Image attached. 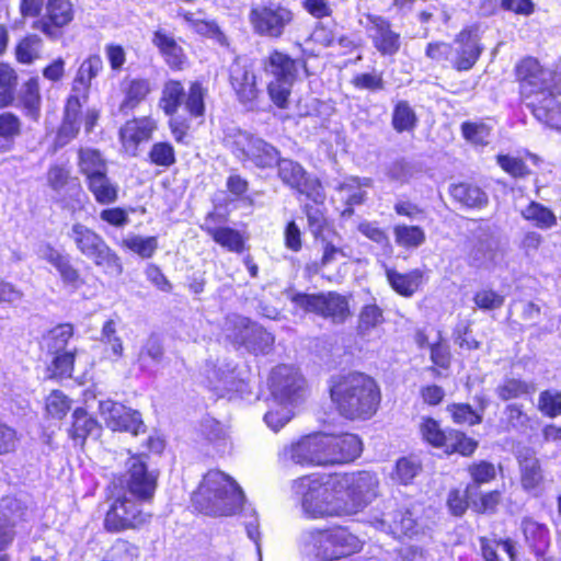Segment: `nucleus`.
Returning a JSON list of instances; mask_svg holds the SVG:
<instances>
[{
	"label": "nucleus",
	"mask_w": 561,
	"mask_h": 561,
	"mask_svg": "<svg viewBox=\"0 0 561 561\" xmlns=\"http://www.w3.org/2000/svg\"><path fill=\"white\" fill-rule=\"evenodd\" d=\"M330 393L339 413L350 420L370 419L381 400L376 381L359 373L332 379Z\"/></svg>",
	"instance_id": "obj_1"
},
{
	"label": "nucleus",
	"mask_w": 561,
	"mask_h": 561,
	"mask_svg": "<svg viewBox=\"0 0 561 561\" xmlns=\"http://www.w3.org/2000/svg\"><path fill=\"white\" fill-rule=\"evenodd\" d=\"M294 490L301 496L302 510L311 518L345 516L347 512L337 474L299 478L294 482Z\"/></svg>",
	"instance_id": "obj_2"
},
{
	"label": "nucleus",
	"mask_w": 561,
	"mask_h": 561,
	"mask_svg": "<svg viewBox=\"0 0 561 561\" xmlns=\"http://www.w3.org/2000/svg\"><path fill=\"white\" fill-rule=\"evenodd\" d=\"M363 542L347 529H312L301 533L298 550L302 561H336L360 551Z\"/></svg>",
	"instance_id": "obj_3"
},
{
	"label": "nucleus",
	"mask_w": 561,
	"mask_h": 561,
	"mask_svg": "<svg viewBox=\"0 0 561 561\" xmlns=\"http://www.w3.org/2000/svg\"><path fill=\"white\" fill-rule=\"evenodd\" d=\"M193 501L207 515L229 516L241 508L244 494L230 476L210 470L204 476Z\"/></svg>",
	"instance_id": "obj_4"
},
{
	"label": "nucleus",
	"mask_w": 561,
	"mask_h": 561,
	"mask_svg": "<svg viewBox=\"0 0 561 561\" xmlns=\"http://www.w3.org/2000/svg\"><path fill=\"white\" fill-rule=\"evenodd\" d=\"M225 141L240 161H249L261 169L273 168L279 159L274 146L240 129L227 134Z\"/></svg>",
	"instance_id": "obj_5"
},
{
	"label": "nucleus",
	"mask_w": 561,
	"mask_h": 561,
	"mask_svg": "<svg viewBox=\"0 0 561 561\" xmlns=\"http://www.w3.org/2000/svg\"><path fill=\"white\" fill-rule=\"evenodd\" d=\"M72 240L82 254L91 259L105 273L118 276L123 273L119 256L105 241L91 229L77 225L72 229Z\"/></svg>",
	"instance_id": "obj_6"
},
{
	"label": "nucleus",
	"mask_w": 561,
	"mask_h": 561,
	"mask_svg": "<svg viewBox=\"0 0 561 561\" xmlns=\"http://www.w3.org/2000/svg\"><path fill=\"white\" fill-rule=\"evenodd\" d=\"M337 480L347 510L345 516L362 511L377 495L379 482L376 474L369 471L337 474Z\"/></svg>",
	"instance_id": "obj_7"
},
{
	"label": "nucleus",
	"mask_w": 561,
	"mask_h": 561,
	"mask_svg": "<svg viewBox=\"0 0 561 561\" xmlns=\"http://www.w3.org/2000/svg\"><path fill=\"white\" fill-rule=\"evenodd\" d=\"M290 300L307 312H313L332 323H343L351 316L347 297L335 293L294 294Z\"/></svg>",
	"instance_id": "obj_8"
},
{
	"label": "nucleus",
	"mask_w": 561,
	"mask_h": 561,
	"mask_svg": "<svg viewBox=\"0 0 561 561\" xmlns=\"http://www.w3.org/2000/svg\"><path fill=\"white\" fill-rule=\"evenodd\" d=\"M70 324H59L48 331L42 341L46 356L48 378L69 377L70 370Z\"/></svg>",
	"instance_id": "obj_9"
},
{
	"label": "nucleus",
	"mask_w": 561,
	"mask_h": 561,
	"mask_svg": "<svg viewBox=\"0 0 561 561\" xmlns=\"http://www.w3.org/2000/svg\"><path fill=\"white\" fill-rule=\"evenodd\" d=\"M519 90L526 105L552 93L553 73L543 68L537 59L528 57L516 66Z\"/></svg>",
	"instance_id": "obj_10"
},
{
	"label": "nucleus",
	"mask_w": 561,
	"mask_h": 561,
	"mask_svg": "<svg viewBox=\"0 0 561 561\" xmlns=\"http://www.w3.org/2000/svg\"><path fill=\"white\" fill-rule=\"evenodd\" d=\"M294 12L279 3L255 5L250 10L249 22L260 36L279 38L294 21Z\"/></svg>",
	"instance_id": "obj_11"
},
{
	"label": "nucleus",
	"mask_w": 561,
	"mask_h": 561,
	"mask_svg": "<svg viewBox=\"0 0 561 561\" xmlns=\"http://www.w3.org/2000/svg\"><path fill=\"white\" fill-rule=\"evenodd\" d=\"M270 389L275 402L290 405L302 400L307 391L305 378L290 365H279L272 370Z\"/></svg>",
	"instance_id": "obj_12"
},
{
	"label": "nucleus",
	"mask_w": 561,
	"mask_h": 561,
	"mask_svg": "<svg viewBox=\"0 0 561 561\" xmlns=\"http://www.w3.org/2000/svg\"><path fill=\"white\" fill-rule=\"evenodd\" d=\"M323 434L309 435L296 443L285 445L278 451V462L289 465L325 466Z\"/></svg>",
	"instance_id": "obj_13"
},
{
	"label": "nucleus",
	"mask_w": 561,
	"mask_h": 561,
	"mask_svg": "<svg viewBox=\"0 0 561 561\" xmlns=\"http://www.w3.org/2000/svg\"><path fill=\"white\" fill-rule=\"evenodd\" d=\"M137 499L129 494L118 497L105 516V527L110 531H121L137 528L150 520V514L139 508Z\"/></svg>",
	"instance_id": "obj_14"
},
{
	"label": "nucleus",
	"mask_w": 561,
	"mask_h": 561,
	"mask_svg": "<svg viewBox=\"0 0 561 561\" xmlns=\"http://www.w3.org/2000/svg\"><path fill=\"white\" fill-rule=\"evenodd\" d=\"M229 81L238 101L253 110L262 94L257 84V76L252 65L236 59L229 68Z\"/></svg>",
	"instance_id": "obj_15"
},
{
	"label": "nucleus",
	"mask_w": 561,
	"mask_h": 561,
	"mask_svg": "<svg viewBox=\"0 0 561 561\" xmlns=\"http://www.w3.org/2000/svg\"><path fill=\"white\" fill-rule=\"evenodd\" d=\"M99 409L105 425L112 431L128 432L135 436L145 432L138 411L111 400L101 401Z\"/></svg>",
	"instance_id": "obj_16"
},
{
	"label": "nucleus",
	"mask_w": 561,
	"mask_h": 561,
	"mask_svg": "<svg viewBox=\"0 0 561 561\" xmlns=\"http://www.w3.org/2000/svg\"><path fill=\"white\" fill-rule=\"evenodd\" d=\"M325 463H344L355 460L362 453V440L354 434H323Z\"/></svg>",
	"instance_id": "obj_17"
},
{
	"label": "nucleus",
	"mask_w": 561,
	"mask_h": 561,
	"mask_svg": "<svg viewBox=\"0 0 561 561\" xmlns=\"http://www.w3.org/2000/svg\"><path fill=\"white\" fill-rule=\"evenodd\" d=\"M127 493L137 500H150L153 496L157 478L148 472L146 465L139 457H133L128 462V471L125 474Z\"/></svg>",
	"instance_id": "obj_18"
},
{
	"label": "nucleus",
	"mask_w": 561,
	"mask_h": 561,
	"mask_svg": "<svg viewBox=\"0 0 561 561\" xmlns=\"http://www.w3.org/2000/svg\"><path fill=\"white\" fill-rule=\"evenodd\" d=\"M369 25L367 26L368 36L374 47L382 56H393L401 47V36L393 31L391 23L379 15L367 16Z\"/></svg>",
	"instance_id": "obj_19"
},
{
	"label": "nucleus",
	"mask_w": 561,
	"mask_h": 561,
	"mask_svg": "<svg viewBox=\"0 0 561 561\" xmlns=\"http://www.w3.org/2000/svg\"><path fill=\"white\" fill-rule=\"evenodd\" d=\"M477 30L461 31L454 41L451 64L457 70H469L480 57L482 48Z\"/></svg>",
	"instance_id": "obj_20"
},
{
	"label": "nucleus",
	"mask_w": 561,
	"mask_h": 561,
	"mask_svg": "<svg viewBox=\"0 0 561 561\" xmlns=\"http://www.w3.org/2000/svg\"><path fill=\"white\" fill-rule=\"evenodd\" d=\"M517 461L520 471V483L525 491L538 494L543 483V471L540 460L531 448H522L517 453Z\"/></svg>",
	"instance_id": "obj_21"
},
{
	"label": "nucleus",
	"mask_w": 561,
	"mask_h": 561,
	"mask_svg": "<svg viewBox=\"0 0 561 561\" xmlns=\"http://www.w3.org/2000/svg\"><path fill=\"white\" fill-rule=\"evenodd\" d=\"M156 128V122L149 117L126 122L119 130V138L125 151L136 156L139 144L149 140Z\"/></svg>",
	"instance_id": "obj_22"
},
{
	"label": "nucleus",
	"mask_w": 561,
	"mask_h": 561,
	"mask_svg": "<svg viewBox=\"0 0 561 561\" xmlns=\"http://www.w3.org/2000/svg\"><path fill=\"white\" fill-rule=\"evenodd\" d=\"M0 513V561H9V558L3 551L10 545L13 535L11 526L23 516V508L21 502L15 497H4L1 502Z\"/></svg>",
	"instance_id": "obj_23"
},
{
	"label": "nucleus",
	"mask_w": 561,
	"mask_h": 561,
	"mask_svg": "<svg viewBox=\"0 0 561 561\" xmlns=\"http://www.w3.org/2000/svg\"><path fill=\"white\" fill-rule=\"evenodd\" d=\"M387 517L377 520L378 527L394 537L412 538L420 533L421 527L409 510H398Z\"/></svg>",
	"instance_id": "obj_24"
},
{
	"label": "nucleus",
	"mask_w": 561,
	"mask_h": 561,
	"mask_svg": "<svg viewBox=\"0 0 561 561\" xmlns=\"http://www.w3.org/2000/svg\"><path fill=\"white\" fill-rule=\"evenodd\" d=\"M102 68V60L99 56H91L85 59L78 69L76 77V87L72 91H77L76 95L72 94V103L76 102L78 106H82L87 102L90 82Z\"/></svg>",
	"instance_id": "obj_25"
},
{
	"label": "nucleus",
	"mask_w": 561,
	"mask_h": 561,
	"mask_svg": "<svg viewBox=\"0 0 561 561\" xmlns=\"http://www.w3.org/2000/svg\"><path fill=\"white\" fill-rule=\"evenodd\" d=\"M282 182L299 193L309 194L310 180L304 167L291 159H278L276 162Z\"/></svg>",
	"instance_id": "obj_26"
},
{
	"label": "nucleus",
	"mask_w": 561,
	"mask_h": 561,
	"mask_svg": "<svg viewBox=\"0 0 561 561\" xmlns=\"http://www.w3.org/2000/svg\"><path fill=\"white\" fill-rule=\"evenodd\" d=\"M202 229L213 238V240L231 252H241L243 250V239L239 231L229 227H219L215 225V215L209 214Z\"/></svg>",
	"instance_id": "obj_27"
},
{
	"label": "nucleus",
	"mask_w": 561,
	"mask_h": 561,
	"mask_svg": "<svg viewBox=\"0 0 561 561\" xmlns=\"http://www.w3.org/2000/svg\"><path fill=\"white\" fill-rule=\"evenodd\" d=\"M526 543L536 554H543L550 543L548 527L531 517H524L520 522Z\"/></svg>",
	"instance_id": "obj_28"
},
{
	"label": "nucleus",
	"mask_w": 561,
	"mask_h": 561,
	"mask_svg": "<svg viewBox=\"0 0 561 561\" xmlns=\"http://www.w3.org/2000/svg\"><path fill=\"white\" fill-rule=\"evenodd\" d=\"M528 107L539 122L551 128L561 129V104L556 100L553 93L531 102Z\"/></svg>",
	"instance_id": "obj_29"
},
{
	"label": "nucleus",
	"mask_w": 561,
	"mask_h": 561,
	"mask_svg": "<svg viewBox=\"0 0 561 561\" xmlns=\"http://www.w3.org/2000/svg\"><path fill=\"white\" fill-rule=\"evenodd\" d=\"M152 43L158 47L165 62L174 69H181L185 62V55L182 47L175 39L165 32L158 30L154 32Z\"/></svg>",
	"instance_id": "obj_30"
},
{
	"label": "nucleus",
	"mask_w": 561,
	"mask_h": 561,
	"mask_svg": "<svg viewBox=\"0 0 561 561\" xmlns=\"http://www.w3.org/2000/svg\"><path fill=\"white\" fill-rule=\"evenodd\" d=\"M264 70L274 80H295L297 75L296 62L288 55L274 50L264 61Z\"/></svg>",
	"instance_id": "obj_31"
},
{
	"label": "nucleus",
	"mask_w": 561,
	"mask_h": 561,
	"mask_svg": "<svg viewBox=\"0 0 561 561\" xmlns=\"http://www.w3.org/2000/svg\"><path fill=\"white\" fill-rule=\"evenodd\" d=\"M386 275L392 289L404 297H411L419 289L423 279V272L420 270L402 274L388 268Z\"/></svg>",
	"instance_id": "obj_32"
},
{
	"label": "nucleus",
	"mask_w": 561,
	"mask_h": 561,
	"mask_svg": "<svg viewBox=\"0 0 561 561\" xmlns=\"http://www.w3.org/2000/svg\"><path fill=\"white\" fill-rule=\"evenodd\" d=\"M87 185L99 204L110 205L118 199V184L113 182L107 173L87 180Z\"/></svg>",
	"instance_id": "obj_33"
},
{
	"label": "nucleus",
	"mask_w": 561,
	"mask_h": 561,
	"mask_svg": "<svg viewBox=\"0 0 561 561\" xmlns=\"http://www.w3.org/2000/svg\"><path fill=\"white\" fill-rule=\"evenodd\" d=\"M373 184L369 178L351 176L339 183L336 190L341 194V198L346 202L348 206L360 205L366 197L365 187H370Z\"/></svg>",
	"instance_id": "obj_34"
},
{
	"label": "nucleus",
	"mask_w": 561,
	"mask_h": 561,
	"mask_svg": "<svg viewBox=\"0 0 561 561\" xmlns=\"http://www.w3.org/2000/svg\"><path fill=\"white\" fill-rule=\"evenodd\" d=\"M48 22H44L43 32L57 36L55 28L67 25L70 21V3L67 0H49L47 4Z\"/></svg>",
	"instance_id": "obj_35"
},
{
	"label": "nucleus",
	"mask_w": 561,
	"mask_h": 561,
	"mask_svg": "<svg viewBox=\"0 0 561 561\" xmlns=\"http://www.w3.org/2000/svg\"><path fill=\"white\" fill-rule=\"evenodd\" d=\"M150 92V83L146 79H133L124 88L125 98L119 105V112L127 114L138 106Z\"/></svg>",
	"instance_id": "obj_36"
},
{
	"label": "nucleus",
	"mask_w": 561,
	"mask_h": 561,
	"mask_svg": "<svg viewBox=\"0 0 561 561\" xmlns=\"http://www.w3.org/2000/svg\"><path fill=\"white\" fill-rule=\"evenodd\" d=\"M252 322L248 318H244L239 314H230L227 316L222 325V332L227 340L236 345H241L244 343L248 335H250V330L252 328Z\"/></svg>",
	"instance_id": "obj_37"
},
{
	"label": "nucleus",
	"mask_w": 561,
	"mask_h": 561,
	"mask_svg": "<svg viewBox=\"0 0 561 561\" xmlns=\"http://www.w3.org/2000/svg\"><path fill=\"white\" fill-rule=\"evenodd\" d=\"M79 170L85 175L87 180L102 173H107L106 161L102 158L101 152L95 149L85 148L79 151Z\"/></svg>",
	"instance_id": "obj_38"
},
{
	"label": "nucleus",
	"mask_w": 561,
	"mask_h": 561,
	"mask_svg": "<svg viewBox=\"0 0 561 561\" xmlns=\"http://www.w3.org/2000/svg\"><path fill=\"white\" fill-rule=\"evenodd\" d=\"M499 249V241L491 236L478 238L473 248L469 253L471 264L474 266H483L490 262H494Z\"/></svg>",
	"instance_id": "obj_39"
},
{
	"label": "nucleus",
	"mask_w": 561,
	"mask_h": 561,
	"mask_svg": "<svg viewBox=\"0 0 561 561\" xmlns=\"http://www.w3.org/2000/svg\"><path fill=\"white\" fill-rule=\"evenodd\" d=\"M451 196L467 207H483L488 204V195L480 187L459 183L450 188Z\"/></svg>",
	"instance_id": "obj_40"
},
{
	"label": "nucleus",
	"mask_w": 561,
	"mask_h": 561,
	"mask_svg": "<svg viewBox=\"0 0 561 561\" xmlns=\"http://www.w3.org/2000/svg\"><path fill=\"white\" fill-rule=\"evenodd\" d=\"M466 493L470 501V507L479 514L494 513L502 499L501 492L496 490L479 495L473 485H467Z\"/></svg>",
	"instance_id": "obj_41"
},
{
	"label": "nucleus",
	"mask_w": 561,
	"mask_h": 561,
	"mask_svg": "<svg viewBox=\"0 0 561 561\" xmlns=\"http://www.w3.org/2000/svg\"><path fill=\"white\" fill-rule=\"evenodd\" d=\"M393 237L396 243L405 249H416L426 240V234L423 228L409 225L394 226Z\"/></svg>",
	"instance_id": "obj_42"
},
{
	"label": "nucleus",
	"mask_w": 561,
	"mask_h": 561,
	"mask_svg": "<svg viewBox=\"0 0 561 561\" xmlns=\"http://www.w3.org/2000/svg\"><path fill=\"white\" fill-rule=\"evenodd\" d=\"M478 447V442L457 430H447L446 439L442 446L446 453H458L470 456Z\"/></svg>",
	"instance_id": "obj_43"
},
{
	"label": "nucleus",
	"mask_w": 561,
	"mask_h": 561,
	"mask_svg": "<svg viewBox=\"0 0 561 561\" xmlns=\"http://www.w3.org/2000/svg\"><path fill=\"white\" fill-rule=\"evenodd\" d=\"M478 447V442L457 430H447L446 439L442 446L446 453H458L470 456Z\"/></svg>",
	"instance_id": "obj_44"
},
{
	"label": "nucleus",
	"mask_w": 561,
	"mask_h": 561,
	"mask_svg": "<svg viewBox=\"0 0 561 561\" xmlns=\"http://www.w3.org/2000/svg\"><path fill=\"white\" fill-rule=\"evenodd\" d=\"M536 391V386L533 382H527L522 379L507 378L500 383L495 392L503 401L517 399L526 394H531Z\"/></svg>",
	"instance_id": "obj_45"
},
{
	"label": "nucleus",
	"mask_w": 561,
	"mask_h": 561,
	"mask_svg": "<svg viewBox=\"0 0 561 561\" xmlns=\"http://www.w3.org/2000/svg\"><path fill=\"white\" fill-rule=\"evenodd\" d=\"M391 123L398 133L412 131L416 127L417 117L407 101H400L393 108Z\"/></svg>",
	"instance_id": "obj_46"
},
{
	"label": "nucleus",
	"mask_w": 561,
	"mask_h": 561,
	"mask_svg": "<svg viewBox=\"0 0 561 561\" xmlns=\"http://www.w3.org/2000/svg\"><path fill=\"white\" fill-rule=\"evenodd\" d=\"M184 98V88L180 81H168L162 90L160 106L167 115L173 116Z\"/></svg>",
	"instance_id": "obj_47"
},
{
	"label": "nucleus",
	"mask_w": 561,
	"mask_h": 561,
	"mask_svg": "<svg viewBox=\"0 0 561 561\" xmlns=\"http://www.w3.org/2000/svg\"><path fill=\"white\" fill-rule=\"evenodd\" d=\"M21 133L20 118L9 112L0 114V151H7L13 139Z\"/></svg>",
	"instance_id": "obj_48"
},
{
	"label": "nucleus",
	"mask_w": 561,
	"mask_h": 561,
	"mask_svg": "<svg viewBox=\"0 0 561 561\" xmlns=\"http://www.w3.org/2000/svg\"><path fill=\"white\" fill-rule=\"evenodd\" d=\"M274 343V337L271 333L262 327L253 323L250 330V335L245 339L243 345L252 353H267Z\"/></svg>",
	"instance_id": "obj_49"
},
{
	"label": "nucleus",
	"mask_w": 561,
	"mask_h": 561,
	"mask_svg": "<svg viewBox=\"0 0 561 561\" xmlns=\"http://www.w3.org/2000/svg\"><path fill=\"white\" fill-rule=\"evenodd\" d=\"M99 425L98 422L88 415L85 410L76 409L72 414V440L82 439L84 440L88 435L98 434ZM83 442H81L82 444Z\"/></svg>",
	"instance_id": "obj_50"
},
{
	"label": "nucleus",
	"mask_w": 561,
	"mask_h": 561,
	"mask_svg": "<svg viewBox=\"0 0 561 561\" xmlns=\"http://www.w3.org/2000/svg\"><path fill=\"white\" fill-rule=\"evenodd\" d=\"M383 322L382 310L375 304L366 305L358 316L357 332L365 336Z\"/></svg>",
	"instance_id": "obj_51"
},
{
	"label": "nucleus",
	"mask_w": 561,
	"mask_h": 561,
	"mask_svg": "<svg viewBox=\"0 0 561 561\" xmlns=\"http://www.w3.org/2000/svg\"><path fill=\"white\" fill-rule=\"evenodd\" d=\"M122 247L144 259H149L158 249V241L156 237L144 238L141 236L131 234L122 240Z\"/></svg>",
	"instance_id": "obj_52"
},
{
	"label": "nucleus",
	"mask_w": 561,
	"mask_h": 561,
	"mask_svg": "<svg viewBox=\"0 0 561 561\" xmlns=\"http://www.w3.org/2000/svg\"><path fill=\"white\" fill-rule=\"evenodd\" d=\"M21 100L26 114L36 118L41 108V94L37 78H32L23 85Z\"/></svg>",
	"instance_id": "obj_53"
},
{
	"label": "nucleus",
	"mask_w": 561,
	"mask_h": 561,
	"mask_svg": "<svg viewBox=\"0 0 561 561\" xmlns=\"http://www.w3.org/2000/svg\"><path fill=\"white\" fill-rule=\"evenodd\" d=\"M419 430L422 438L433 447L442 448L447 430H443L439 423L432 417H422Z\"/></svg>",
	"instance_id": "obj_54"
},
{
	"label": "nucleus",
	"mask_w": 561,
	"mask_h": 561,
	"mask_svg": "<svg viewBox=\"0 0 561 561\" xmlns=\"http://www.w3.org/2000/svg\"><path fill=\"white\" fill-rule=\"evenodd\" d=\"M16 73L8 64H0V106L4 107L13 101L16 85Z\"/></svg>",
	"instance_id": "obj_55"
},
{
	"label": "nucleus",
	"mask_w": 561,
	"mask_h": 561,
	"mask_svg": "<svg viewBox=\"0 0 561 561\" xmlns=\"http://www.w3.org/2000/svg\"><path fill=\"white\" fill-rule=\"evenodd\" d=\"M42 41L36 35L23 38L15 48V56L19 62L30 65L39 58Z\"/></svg>",
	"instance_id": "obj_56"
},
{
	"label": "nucleus",
	"mask_w": 561,
	"mask_h": 561,
	"mask_svg": "<svg viewBox=\"0 0 561 561\" xmlns=\"http://www.w3.org/2000/svg\"><path fill=\"white\" fill-rule=\"evenodd\" d=\"M526 220L535 222L540 228H550L556 224V216L547 207L539 203H530L523 211Z\"/></svg>",
	"instance_id": "obj_57"
},
{
	"label": "nucleus",
	"mask_w": 561,
	"mask_h": 561,
	"mask_svg": "<svg viewBox=\"0 0 561 561\" xmlns=\"http://www.w3.org/2000/svg\"><path fill=\"white\" fill-rule=\"evenodd\" d=\"M202 432L217 451H225L228 445L225 427L214 419H206L202 424Z\"/></svg>",
	"instance_id": "obj_58"
},
{
	"label": "nucleus",
	"mask_w": 561,
	"mask_h": 561,
	"mask_svg": "<svg viewBox=\"0 0 561 561\" xmlns=\"http://www.w3.org/2000/svg\"><path fill=\"white\" fill-rule=\"evenodd\" d=\"M288 403L276 402L264 415L266 425L274 432H278L293 417L294 413Z\"/></svg>",
	"instance_id": "obj_59"
},
{
	"label": "nucleus",
	"mask_w": 561,
	"mask_h": 561,
	"mask_svg": "<svg viewBox=\"0 0 561 561\" xmlns=\"http://www.w3.org/2000/svg\"><path fill=\"white\" fill-rule=\"evenodd\" d=\"M70 409V401L68 397L59 391L54 390L49 393L45 401V410L49 417L61 420Z\"/></svg>",
	"instance_id": "obj_60"
},
{
	"label": "nucleus",
	"mask_w": 561,
	"mask_h": 561,
	"mask_svg": "<svg viewBox=\"0 0 561 561\" xmlns=\"http://www.w3.org/2000/svg\"><path fill=\"white\" fill-rule=\"evenodd\" d=\"M538 410L548 417L561 415V391L548 389L540 392L538 398Z\"/></svg>",
	"instance_id": "obj_61"
},
{
	"label": "nucleus",
	"mask_w": 561,
	"mask_h": 561,
	"mask_svg": "<svg viewBox=\"0 0 561 561\" xmlns=\"http://www.w3.org/2000/svg\"><path fill=\"white\" fill-rule=\"evenodd\" d=\"M468 472L472 479L470 485L474 486V491H478L479 485L489 483L496 477L495 466L485 460L471 463L468 467Z\"/></svg>",
	"instance_id": "obj_62"
},
{
	"label": "nucleus",
	"mask_w": 561,
	"mask_h": 561,
	"mask_svg": "<svg viewBox=\"0 0 561 561\" xmlns=\"http://www.w3.org/2000/svg\"><path fill=\"white\" fill-rule=\"evenodd\" d=\"M163 348L157 336H150L138 354V362L142 368L149 367L151 364H158L162 359Z\"/></svg>",
	"instance_id": "obj_63"
},
{
	"label": "nucleus",
	"mask_w": 561,
	"mask_h": 561,
	"mask_svg": "<svg viewBox=\"0 0 561 561\" xmlns=\"http://www.w3.org/2000/svg\"><path fill=\"white\" fill-rule=\"evenodd\" d=\"M295 80H272L267 85V91L273 103L279 108H286L290 95L291 85Z\"/></svg>",
	"instance_id": "obj_64"
}]
</instances>
